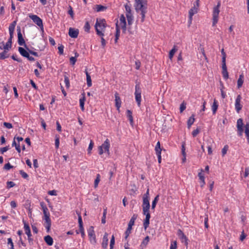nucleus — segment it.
I'll return each mask as SVG.
<instances>
[{
    "label": "nucleus",
    "mask_w": 249,
    "mask_h": 249,
    "mask_svg": "<svg viewBox=\"0 0 249 249\" xmlns=\"http://www.w3.org/2000/svg\"><path fill=\"white\" fill-rule=\"evenodd\" d=\"M134 6L136 12L141 15V22H143L145 19V15L147 13V0H135Z\"/></svg>",
    "instance_id": "obj_1"
},
{
    "label": "nucleus",
    "mask_w": 249,
    "mask_h": 249,
    "mask_svg": "<svg viewBox=\"0 0 249 249\" xmlns=\"http://www.w3.org/2000/svg\"><path fill=\"white\" fill-rule=\"evenodd\" d=\"M106 28V20L104 19H96V23L95 25V28L97 34L99 36H104V34L103 32Z\"/></svg>",
    "instance_id": "obj_2"
},
{
    "label": "nucleus",
    "mask_w": 249,
    "mask_h": 249,
    "mask_svg": "<svg viewBox=\"0 0 249 249\" xmlns=\"http://www.w3.org/2000/svg\"><path fill=\"white\" fill-rule=\"evenodd\" d=\"M221 54L222 55V73L223 75V77L225 79H227L229 78V73L227 71L226 63V54L224 52V49L221 50Z\"/></svg>",
    "instance_id": "obj_3"
},
{
    "label": "nucleus",
    "mask_w": 249,
    "mask_h": 249,
    "mask_svg": "<svg viewBox=\"0 0 249 249\" xmlns=\"http://www.w3.org/2000/svg\"><path fill=\"white\" fill-rule=\"evenodd\" d=\"M221 3L218 1L217 5L213 8V26H214L216 25L218 21L219 14L220 13V7Z\"/></svg>",
    "instance_id": "obj_4"
},
{
    "label": "nucleus",
    "mask_w": 249,
    "mask_h": 249,
    "mask_svg": "<svg viewBox=\"0 0 249 249\" xmlns=\"http://www.w3.org/2000/svg\"><path fill=\"white\" fill-rule=\"evenodd\" d=\"M135 96L138 106L140 107L141 102V89L138 84L135 86Z\"/></svg>",
    "instance_id": "obj_5"
},
{
    "label": "nucleus",
    "mask_w": 249,
    "mask_h": 249,
    "mask_svg": "<svg viewBox=\"0 0 249 249\" xmlns=\"http://www.w3.org/2000/svg\"><path fill=\"white\" fill-rule=\"evenodd\" d=\"M29 17L37 26L43 28L42 20L39 17L35 15H30Z\"/></svg>",
    "instance_id": "obj_6"
},
{
    "label": "nucleus",
    "mask_w": 249,
    "mask_h": 249,
    "mask_svg": "<svg viewBox=\"0 0 249 249\" xmlns=\"http://www.w3.org/2000/svg\"><path fill=\"white\" fill-rule=\"evenodd\" d=\"M243 125V119L241 118L238 119L236 126L238 135L239 136H241L243 135L244 132Z\"/></svg>",
    "instance_id": "obj_7"
},
{
    "label": "nucleus",
    "mask_w": 249,
    "mask_h": 249,
    "mask_svg": "<svg viewBox=\"0 0 249 249\" xmlns=\"http://www.w3.org/2000/svg\"><path fill=\"white\" fill-rule=\"evenodd\" d=\"M149 199L142 198V213H145L146 212H149L150 207Z\"/></svg>",
    "instance_id": "obj_8"
},
{
    "label": "nucleus",
    "mask_w": 249,
    "mask_h": 249,
    "mask_svg": "<svg viewBox=\"0 0 249 249\" xmlns=\"http://www.w3.org/2000/svg\"><path fill=\"white\" fill-rule=\"evenodd\" d=\"M88 235L89 236V240L91 243L92 244H95L96 243V240L93 230V227L92 226L90 227L88 230Z\"/></svg>",
    "instance_id": "obj_9"
},
{
    "label": "nucleus",
    "mask_w": 249,
    "mask_h": 249,
    "mask_svg": "<svg viewBox=\"0 0 249 249\" xmlns=\"http://www.w3.org/2000/svg\"><path fill=\"white\" fill-rule=\"evenodd\" d=\"M17 32H18V43L19 45L22 46L24 45L26 48H27L26 45L25 44V42L24 39L22 36V34L21 33L20 27L18 26L17 27Z\"/></svg>",
    "instance_id": "obj_10"
},
{
    "label": "nucleus",
    "mask_w": 249,
    "mask_h": 249,
    "mask_svg": "<svg viewBox=\"0 0 249 249\" xmlns=\"http://www.w3.org/2000/svg\"><path fill=\"white\" fill-rule=\"evenodd\" d=\"M17 24L16 21H14L12 23L10 24L9 27V31L10 34V37L8 39V41H10L12 43V40L13 37V34L15 30V26Z\"/></svg>",
    "instance_id": "obj_11"
},
{
    "label": "nucleus",
    "mask_w": 249,
    "mask_h": 249,
    "mask_svg": "<svg viewBox=\"0 0 249 249\" xmlns=\"http://www.w3.org/2000/svg\"><path fill=\"white\" fill-rule=\"evenodd\" d=\"M241 96L238 95L235 100V108L237 113H239L242 108V106L241 105Z\"/></svg>",
    "instance_id": "obj_12"
},
{
    "label": "nucleus",
    "mask_w": 249,
    "mask_h": 249,
    "mask_svg": "<svg viewBox=\"0 0 249 249\" xmlns=\"http://www.w3.org/2000/svg\"><path fill=\"white\" fill-rule=\"evenodd\" d=\"M120 25L123 30V32H125L126 29V22L125 21V18L122 15L120 18Z\"/></svg>",
    "instance_id": "obj_13"
},
{
    "label": "nucleus",
    "mask_w": 249,
    "mask_h": 249,
    "mask_svg": "<svg viewBox=\"0 0 249 249\" xmlns=\"http://www.w3.org/2000/svg\"><path fill=\"white\" fill-rule=\"evenodd\" d=\"M115 106L117 107V109L119 112L120 108L121 107L122 101L120 97L119 96V94L117 92L115 93Z\"/></svg>",
    "instance_id": "obj_14"
},
{
    "label": "nucleus",
    "mask_w": 249,
    "mask_h": 249,
    "mask_svg": "<svg viewBox=\"0 0 249 249\" xmlns=\"http://www.w3.org/2000/svg\"><path fill=\"white\" fill-rule=\"evenodd\" d=\"M50 215H48L43 216V219L45 220V227L48 231L50 230L51 226V220L50 218Z\"/></svg>",
    "instance_id": "obj_15"
},
{
    "label": "nucleus",
    "mask_w": 249,
    "mask_h": 249,
    "mask_svg": "<svg viewBox=\"0 0 249 249\" xmlns=\"http://www.w3.org/2000/svg\"><path fill=\"white\" fill-rule=\"evenodd\" d=\"M100 146L104 149L105 152H107L109 154L110 142L108 139H106L104 142Z\"/></svg>",
    "instance_id": "obj_16"
},
{
    "label": "nucleus",
    "mask_w": 249,
    "mask_h": 249,
    "mask_svg": "<svg viewBox=\"0 0 249 249\" xmlns=\"http://www.w3.org/2000/svg\"><path fill=\"white\" fill-rule=\"evenodd\" d=\"M79 34V30L78 29H74L70 28L69 31V35L72 38H76Z\"/></svg>",
    "instance_id": "obj_17"
},
{
    "label": "nucleus",
    "mask_w": 249,
    "mask_h": 249,
    "mask_svg": "<svg viewBox=\"0 0 249 249\" xmlns=\"http://www.w3.org/2000/svg\"><path fill=\"white\" fill-rule=\"evenodd\" d=\"M145 215V219L143 222V226L145 229L149 226V220L150 218V214L149 212H146L145 213H143Z\"/></svg>",
    "instance_id": "obj_18"
},
{
    "label": "nucleus",
    "mask_w": 249,
    "mask_h": 249,
    "mask_svg": "<svg viewBox=\"0 0 249 249\" xmlns=\"http://www.w3.org/2000/svg\"><path fill=\"white\" fill-rule=\"evenodd\" d=\"M108 234L106 232L103 236L102 242V247L104 249H107L108 245Z\"/></svg>",
    "instance_id": "obj_19"
},
{
    "label": "nucleus",
    "mask_w": 249,
    "mask_h": 249,
    "mask_svg": "<svg viewBox=\"0 0 249 249\" xmlns=\"http://www.w3.org/2000/svg\"><path fill=\"white\" fill-rule=\"evenodd\" d=\"M197 12V8L195 6L194 7L192 8L189 12V19L190 22H191L192 20L193 16Z\"/></svg>",
    "instance_id": "obj_20"
},
{
    "label": "nucleus",
    "mask_w": 249,
    "mask_h": 249,
    "mask_svg": "<svg viewBox=\"0 0 249 249\" xmlns=\"http://www.w3.org/2000/svg\"><path fill=\"white\" fill-rule=\"evenodd\" d=\"M18 51L20 54L23 57H26L27 56H29V51L28 52L23 48L21 47H18Z\"/></svg>",
    "instance_id": "obj_21"
},
{
    "label": "nucleus",
    "mask_w": 249,
    "mask_h": 249,
    "mask_svg": "<svg viewBox=\"0 0 249 249\" xmlns=\"http://www.w3.org/2000/svg\"><path fill=\"white\" fill-rule=\"evenodd\" d=\"M149 241V237L148 236H147L145 237V238L143 240L141 244L140 245L141 249H144L147 245L148 244Z\"/></svg>",
    "instance_id": "obj_22"
},
{
    "label": "nucleus",
    "mask_w": 249,
    "mask_h": 249,
    "mask_svg": "<svg viewBox=\"0 0 249 249\" xmlns=\"http://www.w3.org/2000/svg\"><path fill=\"white\" fill-rule=\"evenodd\" d=\"M244 127L245 135L247 137L248 142L249 143V122L246 123Z\"/></svg>",
    "instance_id": "obj_23"
},
{
    "label": "nucleus",
    "mask_w": 249,
    "mask_h": 249,
    "mask_svg": "<svg viewBox=\"0 0 249 249\" xmlns=\"http://www.w3.org/2000/svg\"><path fill=\"white\" fill-rule=\"evenodd\" d=\"M40 205H41V206L42 210H43L44 216L45 215H50V213L49 212V210H48L47 207H46V206L44 205V203L43 202H41L40 203Z\"/></svg>",
    "instance_id": "obj_24"
},
{
    "label": "nucleus",
    "mask_w": 249,
    "mask_h": 249,
    "mask_svg": "<svg viewBox=\"0 0 249 249\" xmlns=\"http://www.w3.org/2000/svg\"><path fill=\"white\" fill-rule=\"evenodd\" d=\"M44 240L46 243L49 246H51L53 244V239L50 235H47L44 237Z\"/></svg>",
    "instance_id": "obj_25"
},
{
    "label": "nucleus",
    "mask_w": 249,
    "mask_h": 249,
    "mask_svg": "<svg viewBox=\"0 0 249 249\" xmlns=\"http://www.w3.org/2000/svg\"><path fill=\"white\" fill-rule=\"evenodd\" d=\"M244 75L243 74H241L239 75V77L237 80V87L238 88H240L242 87L243 83L244 82Z\"/></svg>",
    "instance_id": "obj_26"
},
{
    "label": "nucleus",
    "mask_w": 249,
    "mask_h": 249,
    "mask_svg": "<svg viewBox=\"0 0 249 249\" xmlns=\"http://www.w3.org/2000/svg\"><path fill=\"white\" fill-rule=\"evenodd\" d=\"M96 11L97 12H102L105 11L107 9V7L106 6L100 5V4H97L96 5Z\"/></svg>",
    "instance_id": "obj_27"
},
{
    "label": "nucleus",
    "mask_w": 249,
    "mask_h": 249,
    "mask_svg": "<svg viewBox=\"0 0 249 249\" xmlns=\"http://www.w3.org/2000/svg\"><path fill=\"white\" fill-rule=\"evenodd\" d=\"M194 117V115L193 114L188 119L187 121V126L188 128H190L191 125L194 124L195 120Z\"/></svg>",
    "instance_id": "obj_28"
},
{
    "label": "nucleus",
    "mask_w": 249,
    "mask_h": 249,
    "mask_svg": "<svg viewBox=\"0 0 249 249\" xmlns=\"http://www.w3.org/2000/svg\"><path fill=\"white\" fill-rule=\"evenodd\" d=\"M126 116H127V117L128 118V120H129L131 124L132 125V124L133 123V117H132V112H131V111H130V110H128V109L127 110Z\"/></svg>",
    "instance_id": "obj_29"
},
{
    "label": "nucleus",
    "mask_w": 249,
    "mask_h": 249,
    "mask_svg": "<svg viewBox=\"0 0 249 249\" xmlns=\"http://www.w3.org/2000/svg\"><path fill=\"white\" fill-rule=\"evenodd\" d=\"M24 230H25V233L27 235V236H31L32 234H31V232L30 228L29 226L27 224H26L25 223H24Z\"/></svg>",
    "instance_id": "obj_30"
},
{
    "label": "nucleus",
    "mask_w": 249,
    "mask_h": 249,
    "mask_svg": "<svg viewBox=\"0 0 249 249\" xmlns=\"http://www.w3.org/2000/svg\"><path fill=\"white\" fill-rule=\"evenodd\" d=\"M86 74L87 77V83L88 87H90L92 85L91 79L89 74L88 72L86 70Z\"/></svg>",
    "instance_id": "obj_31"
},
{
    "label": "nucleus",
    "mask_w": 249,
    "mask_h": 249,
    "mask_svg": "<svg viewBox=\"0 0 249 249\" xmlns=\"http://www.w3.org/2000/svg\"><path fill=\"white\" fill-rule=\"evenodd\" d=\"M85 100H86V98H85L84 94H83V97L82 98H81L80 99V100H79L80 107L81 108V110L82 111H84V109H85V108H84V104H85Z\"/></svg>",
    "instance_id": "obj_32"
},
{
    "label": "nucleus",
    "mask_w": 249,
    "mask_h": 249,
    "mask_svg": "<svg viewBox=\"0 0 249 249\" xmlns=\"http://www.w3.org/2000/svg\"><path fill=\"white\" fill-rule=\"evenodd\" d=\"M218 104L216 100H214L213 104L212 106V109L213 110V114H214L218 108Z\"/></svg>",
    "instance_id": "obj_33"
},
{
    "label": "nucleus",
    "mask_w": 249,
    "mask_h": 249,
    "mask_svg": "<svg viewBox=\"0 0 249 249\" xmlns=\"http://www.w3.org/2000/svg\"><path fill=\"white\" fill-rule=\"evenodd\" d=\"M126 17L127 18L128 24L129 25H131L132 23V21L133 20V16L132 14H126Z\"/></svg>",
    "instance_id": "obj_34"
},
{
    "label": "nucleus",
    "mask_w": 249,
    "mask_h": 249,
    "mask_svg": "<svg viewBox=\"0 0 249 249\" xmlns=\"http://www.w3.org/2000/svg\"><path fill=\"white\" fill-rule=\"evenodd\" d=\"M159 195H157L155 197V198L153 200V201H152V206H151V209L152 210H154L155 209V208L156 207V204H157V203L159 201Z\"/></svg>",
    "instance_id": "obj_35"
},
{
    "label": "nucleus",
    "mask_w": 249,
    "mask_h": 249,
    "mask_svg": "<svg viewBox=\"0 0 249 249\" xmlns=\"http://www.w3.org/2000/svg\"><path fill=\"white\" fill-rule=\"evenodd\" d=\"M8 50H4V51L1 53H0V59H4L8 57L7 54Z\"/></svg>",
    "instance_id": "obj_36"
},
{
    "label": "nucleus",
    "mask_w": 249,
    "mask_h": 249,
    "mask_svg": "<svg viewBox=\"0 0 249 249\" xmlns=\"http://www.w3.org/2000/svg\"><path fill=\"white\" fill-rule=\"evenodd\" d=\"M177 51V49H176V46H174L173 48L169 52V57L170 60L172 59V58L174 56V55Z\"/></svg>",
    "instance_id": "obj_37"
},
{
    "label": "nucleus",
    "mask_w": 249,
    "mask_h": 249,
    "mask_svg": "<svg viewBox=\"0 0 249 249\" xmlns=\"http://www.w3.org/2000/svg\"><path fill=\"white\" fill-rule=\"evenodd\" d=\"M155 150L156 151V153H161V148H160V142H158L157 143V144L155 146Z\"/></svg>",
    "instance_id": "obj_38"
},
{
    "label": "nucleus",
    "mask_w": 249,
    "mask_h": 249,
    "mask_svg": "<svg viewBox=\"0 0 249 249\" xmlns=\"http://www.w3.org/2000/svg\"><path fill=\"white\" fill-rule=\"evenodd\" d=\"M107 213V208L104 209L103 214V217H102V220H101L102 223H103V224H105L106 223V218Z\"/></svg>",
    "instance_id": "obj_39"
},
{
    "label": "nucleus",
    "mask_w": 249,
    "mask_h": 249,
    "mask_svg": "<svg viewBox=\"0 0 249 249\" xmlns=\"http://www.w3.org/2000/svg\"><path fill=\"white\" fill-rule=\"evenodd\" d=\"M84 29L85 32L89 33L90 26L88 21H87L84 25Z\"/></svg>",
    "instance_id": "obj_40"
},
{
    "label": "nucleus",
    "mask_w": 249,
    "mask_h": 249,
    "mask_svg": "<svg viewBox=\"0 0 249 249\" xmlns=\"http://www.w3.org/2000/svg\"><path fill=\"white\" fill-rule=\"evenodd\" d=\"M64 82L65 83L66 87L67 88H69L70 86L69 79L66 75L64 76Z\"/></svg>",
    "instance_id": "obj_41"
},
{
    "label": "nucleus",
    "mask_w": 249,
    "mask_h": 249,
    "mask_svg": "<svg viewBox=\"0 0 249 249\" xmlns=\"http://www.w3.org/2000/svg\"><path fill=\"white\" fill-rule=\"evenodd\" d=\"M229 146L228 145H225L223 149H222V156H224L226 154L227 151L228 150Z\"/></svg>",
    "instance_id": "obj_42"
},
{
    "label": "nucleus",
    "mask_w": 249,
    "mask_h": 249,
    "mask_svg": "<svg viewBox=\"0 0 249 249\" xmlns=\"http://www.w3.org/2000/svg\"><path fill=\"white\" fill-rule=\"evenodd\" d=\"M100 176L99 174H97V176H96V179H95V181H94V187L96 188L97 187L98 185V183L100 180Z\"/></svg>",
    "instance_id": "obj_43"
},
{
    "label": "nucleus",
    "mask_w": 249,
    "mask_h": 249,
    "mask_svg": "<svg viewBox=\"0 0 249 249\" xmlns=\"http://www.w3.org/2000/svg\"><path fill=\"white\" fill-rule=\"evenodd\" d=\"M59 137L58 136H55V146L56 148H58L59 147Z\"/></svg>",
    "instance_id": "obj_44"
},
{
    "label": "nucleus",
    "mask_w": 249,
    "mask_h": 249,
    "mask_svg": "<svg viewBox=\"0 0 249 249\" xmlns=\"http://www.w3.org/2000/svg\"><path fill=\"white\" fill-rule=\"evenodd\" d=\"M177 241H174L171 242L170 249H177Z\"/></svg>",
    "instance_id": "obj_45"
},
{
    "label": "nucleus",
    "mask_w": 249,
    "mask_h": 249,
    "mask_svg": "<svg viewBox=\"0 0 249 249\" xmlns=\"http://www.w3.org/2000/svg\"><path fill=\"white\" fill-rule=\"evenodd\" d=\"M93 146V142L92 141H90V142L89 145V147L88 149V152L89 154H90L91 153V150H92Z\"/></svg>",
    "instance_id": "obj_46"
},
{
    "label": "nucleus",
    "mask_w": 249,
    "mask_h": 249,
    "mask_svg": "<svg viewBox=\"0 0 249 249\" xmlns=\"http://www.w3.org/2000/svg\"><path fill=\"white\" fill-rule=\"evenodd\" d=\"M125 8L126 12V14H131V6L128 4L125 5Z\"/></svg>",
    "instance_id": "obj_47"
},
{
    "label": "nucleus",
    "mask_w": 249,
    "mask_h": 249,
    "mask_svg": "<svg viewBox=\"0 0 249 249\" xmlns=\"http://www.w3.org/2000/svg\"><path fill=\"white\" fill-rule=\"evenodd\" d=\"M58 53L60 54H63L64 46L62 44L60 45L58 47Z\"/></svg>",
    "instance_id": "obj_48"
},
{
    "label": "nucleus",
    "mask_w": 249,
    "mask_h": 249,
    "mask_svg": "<svg viewBox=\"0 0 249 249\" xmlns=\"http://www.w3.org/2000/svg\"><path fill=\"white\" fill-rule=\"evenodd\" d=\"M15 183L13 181H7V188H10L15 186Z\"/></svg>",
    "instance_id": "obj_49"
},
{
    "label": "nucleus",
    "mask_w": 249,
    "mask_h": 249,
    "mask_svg": "<svg viewBox=\"0 0 249 249\" xmlns=\"http://www.w3.org/2000/svg\"><path fill=\"white\" fill-rule=\"evenodd\" d=\"M131 230H132V227H130L128 226L127 229L125 232L126 238L129 236V234L131 232Z\"/></svg>",
    "instance_id": "obj_50"
},
{
    "label": "nucleus",
    "mask_w": 249,
    "mask_h": 249,
    "mask_svg": "<svg viewBox=\"0 0 249 249\" xmlns=\"http://www.w3.org/2000/svg\"><path fill=\"white\" fill-rule=\"evenodd\" d=\"M19 173L21 175L22 177L24 178H26L28 177V174L23 170H20Z\"/></svg>",
    "instance_id": "obj_51"
},
{
    "label": "nucleus",
    "mask_w": 249,
    "mask_h": 249,
    "mask_svg": "<svg viewBox=\"0 0 249 249\" xmlns=\"http://www.w3.org/2000/svg\"><path fill=\"white\" fill-rule=\"evenodd\" d=\"M200 132V130L198 128H196L192 132V135L194 137H196Z\"/></svg>",
    "instance_id": "obj_52"
},
{
    "label": "nucleus",
    "mask_w": 249,
    "mask_h": 249,
    "mask_svg": "<svg viewBox=\"0 0 249 249\" xmlns=\"http://www.w3.org/2000/svg\"><path fill=\"white\" fill-rule=\"evenodd\" d=\"M13 168V166H12L10 163H7V164H5L3 168L5 170H8L11 168Z\"/></svg>",
    "instance_id": "obj_53"
},
{
    "label": "nucleus",
    "mask_w": 249,
    "mask_h": 249,
    "mask_svg": "<svg viewBox=\"0 0 249 249\" xmlns=\"http://www.w3.org/2000/svg\"><path fill=\"white\" fill-rule=\"evenodd\" d=\"M68 14L71 16V17L73 18V12L72 10V8L71 6H69V10L68 11Z\"/></svg>",
    "instance_id": "obj_54"
},
{
    "label": "nucleus",
    "mask_w": 249,
    "mask_h": 249,
    "mask_svg": "<svg viewBox=\"0 0 249 249\" xmlns=\"http://www.w3.org/2000/svg\"><path fill=\"white\" fill-rule=\"evenodd\" d=\"M3 125L5 127L8 129L12 128L13 127L12 124L11 123L4 122Z\"/></svg>",
    "instance_id": "obj_55"
},
{
    "label": "nucleus",
    "mask_w": 249,
    "mask_h": 249,
    "mask_svg": "<svg viewBox=\"0 0 249 249\" xmlns=\"http://www.w3.org/2000/svg\"><path fill=\"white\" fill-rule=\"evenodd\" d=\"M7 240H8V243H7L8 244H10V245L11 246L10 249H14V244H13V243L12 242V239L11 238H9Z\"/></svg>",
    "instance_id": "obj_56"
},
{
    "label": "nucleus",
    "mask_w": 249,
    "mask_h": 249,
    "mask_svg": "<svg viewBox=\"0 0 249 249\" xmlns=\"http://www.w3.org/2000/svg\"><path fill=\"white\" fill-rule=\"evenodd\" d=\"M116 34H115V37H119L120 36V30L118 27V25L117 24H116Z\"/></svg>",
    "instance_id": "obj_57"
},
{
    "label": "nucleus",
    "mask_w": 249,
    "mask_h": 249,
    "mask_svg": "<svg viewBox=\"0 0 249 249\" xmlns=\"http://www.w3.org/2000/svg\"><path fill=\"white\" fill-rule=\"evenodd\" d=\"M178 235L179 238H181L182 236L183 238H185V234L183 233V232L180 229L178 231Z\"/></svg>",
    "instance_id": "obj_58"
},
{
    "label": "nucleus",
    "mask_w": 249,
    "mask_h": 249,
    "mask_svg": "<svg viewBox=\"0 0 249 249\" xmlns=\"http://www.w3.org/2000/svg\"><path fill=\"white\" fill-rule=\"evenodd\" d=\"M180 239H181V242L182 243H184L185 245L187 246L188 245V242H187V237L185 235V238H183L182 236L180 238Z\"/></svg>",
    "instance_id": "obj_59"
},
{
    "label": "nucleus",
    "mask_w": 249,
    "mask_h": 249,
    "mask_svg": "<svg viewBox=\"0 0 249 249\" xmlns=\"http://www.w3.org/2000/svg\"><path fill=\"white\" fill-rule=\"evenodd\" d=\"M27 50L29 51V53L35 56H38V53L36 52H34V51H31V50H30L29 49V48H28L27 47L26 48Z\"/></svg>",
    "instance_id": "obj_60"
},
{
    "label": "nucleus",
    "mask_w": 249,
    "mask_h": 249,
    "mask_svg": "<svg viewBox=\"0 0 249 249\" xmlns=\"http://www.w3.org/2000/svg\"><path fill=\"white\" fill-rule=\"evenodd\" d=\"M249 175V167H246L245 170L244 177L247 178Z\"/></svg>",
    "instance_id": "obj_61"
},
{
    "label": "nucleus",
    "mask_w": 249,
    "mask_h": 249,
    "mask_svg": "<svg viewBox=\"0 0 249 249\" xmlns=\"http://www.w3.org/2000/svg\"><path fill=\"white\" fill-rule=\"evenodd\" d=\"M5 45V50H9V49L11 48L12 46V43L10 42V41H7Z\"/></svg>",
    "instance_id": "obj_62"
},
{
    "label": "nucleus",
    "mask_w": 249,
    "mask_h": 249,
    "mask_svg": "<svg viewBox=\"0 0 249 249\" xmlns=\"http://www.w3.org/2000/svg\"><path fill=\"white\" fill-rule=\"evenodd\" d=\"M186 108V105L184 104V103H182L180 106V112H183Z\"/></svg>",
    "instance_id": "obj_63"
},
{
    "label": "nucleus",
    "mask_w": 249,
    "mask_h": 249,
    "mask_svg": "<svg viewBox=\"0 0 249 249\" xmlns=\"http://www.w3.org/2000/svg\"><path fill=\"white\" fill-rule=\"evenodd\" d=\"M9 149V146H6L4 147L1 148L0 149V151L2 154H3L4 152H6Z\"/></svg>",
    "instance_id": "obj_64"
}]
</instances>
